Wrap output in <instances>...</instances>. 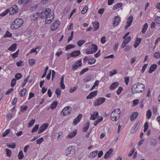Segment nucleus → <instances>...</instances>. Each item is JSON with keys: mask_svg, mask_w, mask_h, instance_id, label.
<instances>
[{"mask_svg": "<svg viewBox=\"0 0 160 160\" xmlns=\"http://www.w3.org/2000/svg\"><path fill=\"white\" fill-rule=\"evenodd\" d=\"M145 85L141 83L138 82L135 84L132 88V92L133 94L142 92L144 90Z\"/></svg>", "mask_w": 160, "mask_h": 160, "instance_id": "1", "label": "nucleus"}, {"mask_svg": "<svg viewBox=\"0 0 160 160\" xmlns=\"http://www.w3.org/2000/svg\"><path fill=\"white\" fill-rule=\"evenodd\" d=\"M121 111L119 108H117L113 111L111 115V119L112 121H117L119 118Z\"/></svg>", "mask_w": 160, "mask_h": 160, "instance_id": "2", "label": "nucleus"}, {"mask_svg": "<svg viewBox=\"0 0 160 160\" xmlns=\"http://www.w3.org/2000/svg\"><path fill=\"white\" fill-rule=\"evenodd\" d=\"M23 21L21 18H17L12 22L11 25L12 29H16L20 27L23 23Z\"/></svg>", "mask_w": 160, "mask_h": 160, "instance_id": "3", "label": "nucleus"}, {"mask_svg": "<svg viewBox=\"0 0 160 160\" xmlns=\"http://www.w3.org/2000/svg\"><path fill=\"white\" fill-rule=\"evenodd\" d=\"M75 152V150L72 147H69L66 150V153L67 156L70 157L74 154Z\"/></svg>", "mask_w": 160, "mask_h": 160, "instance_id": "4", "label": "nucleus"}, {"mask_svg": "<svg viewBox=\"0 0 160 160\" xmlns=\"http://www.w3.org/2000/svg\"><path fill=\"white\" fill-rule=\"evenodd\" d=\"M18 9L17 5H15L11 7L9 9V13L10 15H12L18 12Z\"/></svg>", "mask_w": 160, "mask_h": 160, "instance_id": "5", "label": "nucleus"}, {"mask_svg": "<svg viewBox=\"0 0 160 160\" xmlns=\"http://www.w3.org/2000/svg\"><path fill=\"white\" fill-rule=\"evenodd\" d=\"M82 66V58L78 60L72 66V68L73 70H75L78 68L79 67H81Z\"/></svg>", "mask_w": 160, "mask_h": 160, "instance_id": "6", "label": "nucleus"}, {"mask_svg": "<svg viewBox=\"0 0 160 160\" xmlns=\"http://www.w3.org/2000/svg\"><path fill=\"white\" fill-rule=\"evenodd\" d=\"M106 99L104 98H100L96 99L95 102V105L98 106L102 104L105 101Z\"/></svg>", "mask_w": 160, "mask_h": 160, "instance_id": "7", "label": "nucleus"}, {"mask_svg": "<svg viewBox=\"0 0 160 160\" xmlns=\"http://www.w3.org/2000/svg\"><path fill=\"white\" fill-rule=\"evenodd\" d=\"M71 107L69 106H67L64 108L62 111L64 116H67L70 113L71 111L69 109Z\"/></svg>", "mask_w": 160, "mask_h": 160, "instance_id": "8", "label": "nucleus"}, {"mask_svg": "<svg viewBox=\"0 0 160 160\" xmlns=\"http://www.w3.org/2000/svg\"><path fill=\"white\" fill-rule=\"evenodd\" d=\"M48 124L47 123L43 124L39 128L38 132V133L39 134L42 133L48 128Z\"/></svg>", "mask_w": 160, "mask_h": 160, "instance_id": "9", "label": "nucleus"}, {"mask_svg": "<svg viewBox=\"0 0 160 160\" xmlns=\"http://www.w3.org/2000/svg\"><path fill=\"white\" fill-rule=\"evenodd\" d=\"M45 11H46V13L48 14L46 15V19H48L49 18H50L51 17H53V15H54V13H52L51 12V10L50 8H47L45 9Z\"/></svg>", "mask_w": 160, "mask_h": 160, "instance_id": "10", "label": "nucleus"}, {"mask_svg": "<svg viewBox=\"0 0 160 160\" xmlns=\"http://www.w3.org/2000/svg\"><path fill=\"white\" fill-rule=\"evenodd\" d=\"M133 16L132 15H130L127 19V25L125 26V28L126 29H127L128 28L131 26L132 21H133Z\"/></svg>", "mask_w": 160, "mask_h": 160, "instance_id": "11", "label": "nucleus"}, {"mask_svg": "<svg viewBox=\"0 0 160 160\" xmlns=\"http://www.w3.org/2000/svg\"><path fill=\"white\" fill-rule=\"evenodd\" d=\"M98 93V90H96L91 92L87 97V99H91L95 97Z\"/></svg>", "mask_w": 160, "mask_h": 160, "instance_id": "12", "label": "nucleus"}, {"mask_svg": "<svg viewBox=\"0 0 160 160\" xmlns=\"http://www.w3.org/2000/svg\"><path fill=\"white\" fill-rule=\"evenodd\" d=\"M59 25V21L58 20H57L54 22L51 28L52 30L55 31L58 28Z\"/></svg>", "mask_w": 160, "mask_h": 160, "instance_id": "13", "label": "nucleus"}, {"mask_svg": "<svg viewBox=\"0 0 160 160\" xmlns=\"http://www.w3.org/2000/svg\"><path fill=\"white\" fill-rule=\"evenodd\" d=\"M40 15L39 12H37L34 13L31 16V19L32 21H34L39 17Z\"/></svg>", "mask_w": 160, "mask_h": 160, "instance_id": "14", "label": "nucleus"}, {"mask_svg": "<svg viewBox=\"0 0 160 160\" xmlns=\"http://www.w3.org/2000/svg\"><path fill=\"white\" fill-rule=\"evenodd\" d=\"M82 117V114H80L73 121V123L75 124H77L80 121Z\"/></svg>", "mask_w": 160, "mask_h": 160, "instance_id": "15", "label": "nucleus"}, {"mask_svg": "<svg viewBox=\"0 0 160 160\" xmlns=\"http://www.w3.org/2000/svg\"><path fill=\"white\" fill-rule=\"evenodd\" d=\"M157 67V66L155 64L152 65L149 68V69L148 71L149 73H152L155 70Z\"/></svg>", "mask_w": 160, "mask_h": 160, "instance_id": "16", "label": "nucleus"}, {"mask_svg": "<svg viewBox=\"0 0 160 160\" xmlns=\"http://www.w3.org/2000/svg\"><path fill=\"white\" fill-rule=\"evenodd\" d=\"M115 18V20L114 21L113 25H114V26H118L119 23L120 22L121 20L120 18L118 16H117Z\"/></svg>", "mask_w": 160, "mask_h": 160, "instance_id": "17", "label": "nucleus"}, {"mask_svg": "<svg viewBox=\"0 0 160 160\" xmlns=\"http://www.w3.org/2000/svg\"><path fill=\"white\" fill-rule=\"evenodd\" d=\"M119 85V84L118 82H114L110 86L109 89L110 90H114Z\"/></svg>", "mask_w": 160, "mask_h": 160, "instance_id": "18", "label": "nucleus"}, {"mask_svg": "<svg viewBox=\"0 0 160 160\" xmlns=\"http://www.w3.org/2000/svg\"><path fill=\"white\" fill-rule=\"evenodd\" d=\"M113 152V149L112 148L110 149L106 153L104 156L105 159H107L112 154V152Z\"/></svg>", "mask_w": 160, "mask_h": 160, "instance_id": "19", "label": "nucleus"}, {"mask_svg": "<svg viewBox=\"0 0 160 160\" xmlns=\"http://www.w3.org/2000/svg\"><path fill=\"white\" fill-rule=\"evenodd\" d=\"M80 53V52L79 50L71 52L70 55L71 57H74L79 55Z\"/></svg>", "mask_w": 160, "mask_h": 160, "instance_id": "20", "label": "nucleus"}, {"mask_svg": "<svg viewBox=\"0 0 160 160\" xmlns=\"http://www.w3.org/2000/svg\"><path fill=\"white\" fill-rule=\"evenodd\" d=\"M138 115V113L137 112H133L130 116V120L132 121L134 120L137 118Z\"/></svg>", "mask_w": 160, "mask_h": 160, "instance_id": "21", "label": "nucleus"}, {"mask_svg": "<svg viewBox=\"0 0 160 160\" xmlns=\"http://www.w3.org/2000/svg\"><path fill=\"white\" fill-rule=\"evenodd\" d=\"M48 14V13H46V11H45V9L42 11V12L39 15V16L40 18L43 19H46V15Z\"/></svg>", "mask_w": 160, "mask_h": 160, "instance_id": "22", "label": "nucleus"}, {"mask_svg": "<svg viewBox=\"0 0 160 160\" xmlns=\"http://www.w3.org/2000/svg\"><path fill=\"white\" fill-rule=\"evenodd\" d=\"M98 152V150H95L91 152L89 155V157L91 158H94L97 155Z\"/></svg>", "mask_w": 160, "mask_h": 160, "instance_id": "23", "label": "nucleus"}, {"mask_svg": "<svg viewBox=\"0 0 160 160\" xmlns=\"http://www.w3.org/2000/svg\"><path fill=\"white\" fill-rule=\"evenodd\" d=\"M17 44L15 43L10 46L8 48V50L10 51H15L16 49Z\"/></svg>", "mask_w": 160, "mask_h": 160, "instance_id": "24", "label": "nucleus"}, {"mask_svg": "<svg viewBox=\"0 0 160 160\" xmlns=\"http://www.w3.org/2000/svg\"><path fill=\"white\" fill-rule=\"evenodd\" d=\"M93 27H94V31H95L98 30L99 27V23L98 21H96L92 23Z\"/></svg>", "mask_w": 160, "mask_h": 160, "instance_id": "25", "label": "nucleus"}, {"mask_svg": "<svg viewBox=\"0 0 160 160\" xmlns=\"http://www.w3.org/2000/svg\"><path fill=\"white\" fill-rule=\"evenodd\" d=\"M98 112H95L93 113L92 115L91 118V119L95 120L98 116Z\"/></svg>", "mask_w": 160, "mask_h": 160, "instance_id": "26", "label": "nucleus"}, {"mask_svg": "<svg viewBox=\"0 0 160 160\" xmlns=\"http://www.w3.org/2000/svg\"><path fill=\"white\" fill-rule=\"evenodd\" d=\"M141 41V38H137L135 42L134 45V47L135 48H136L140 43Z\"/></svg>", "mask_w": 160, "mask_h": 160, "instance_id": "27", "label": "nucleus"}, {"mask_svg": "<svg viewBox=\"0 0 160 160\" xmlns=\"http://www.w3.org/2000/svg\"><path fill=\"white\" fill-rule=\"evenodd\" d=\"M148 27V23H146L144 24L143 26V27L142 30V32L143 34H145V32L147 31Z\"/></svg>", "mask_w": 160, "mask_h": 160, "instance_id": "28", "label": "nucleus"}, {"mask_svg": "<svg viewBox=\"0 0 160 160\" xmlns=\"http://www.w3.org/2000/svg\"><path fill=\"white\" fill-rule=\"evenodd\" d=\"M98 50V47L97 46L94 44H92V47L91 48V50L94 53L97 52Z\"/></svg>", "mask_w": 160, "mask_h": 160, "instance_id": "29", "label": "nucleus"}, {"mask_svg": "<svg viewBox=\"0 0 160 160\" xmlns=\"http://www.w3.org/2000/svg\"><path fill=\"white\" fill-rule=\"evenodd\" d=\"M138 124H136V125H134V126L132 128L131 130V132L132 133H134L136 130H137L138 128Z\"/></svg>", "mask_w": 160, "mask_h": 160, "instance_id": "30", "label": "nucleus"}, {"mask_svg": "<svg viewBox=\"0 0 160 160\" xmlns=\"http://www.w3.org/2000/svg\"><path fill=\"white\" fill-rule=\"evenodd\" d=\"M122 5L123 4L122 3H117L114 6L113 9L114 10L117 9L121 8L122 6Z\"/></svg>", "mask_w": 160, "mask_h": 160, "instance_id": "31", "label": "nucleus"}, {"mask_svg": "<svg viewBox=\"0 0 160 160\" xmlns=\"http://www.w3.org/2000/svg\"><path fill=\"white\" fill-rule=\"evenodd\" d=\"M58 102L57 101H54L51 104L50 108L52 109L55 108L57 106Z\"/></svg>", "mask_w": 160, "mask_h": 160, "instance_id": "32", "label": "nucleus"}, {"mask_svg": "<svg viewBox=\"0 0 160 160\" xmlns=\"http://www.w3.org/2000/svg\"><path fill=\"white\" fill-rule=\"evenodd\" d=\"M26 88H23L20 91L19 94L20 96L21 97H23L25 95V93L26 92Z\"/></svg>", "mask_w": 160, "mask_h": 160, "instance_id": "33", "label": "nucleus"}, {"mask_svg": "<svg viewBox=\"0 0 160 160\" xmlns=\"http://www.w3.org/2000/svg\"><path fill=\"white\" fill-rule=\"evenodd\" d=\"M61 90L60 88H57L56 89L55 93L57 95V97L58 98L61 95Z\"/></svg>", "mask_w": 160, "mask_h": 160, "instance_id": "34", "label": "nucleus"}, {"mask_svg": "<svg viewBox=\"0 0 160 160\" xmlns=\"http://www.w3.org/2000/svg\"><path fill=\"white\" fill-rule=\"evenodd\" d=\"M89 125H90V124H89V122H87L85 124V127H83V130L85 132H86L87 131V130L88 129V128L89 127Z\"/></svg>", "mask_w": 160, "mask_h": 160, "instance_id": "35", "label": "nucleus"}, {"mask_svg": "<svg viewBox=\"0 0 160 160\" xmlns=\"http://www.w3.org/2000/svg\"><path fill=\"white\" fill-rule=\"evenodd\" d=\"M24 155L22 151H20L18 155V157L19 159H22Z\"/></svg>", "mask_w": 160, "mask_h": 160, "instance_id": "36", "label": "nucleus"}, {"mask_svg": "<svg viewBox=\"0 0 160 160\" xmlns=\"http://www.w3.org/2000/svg\"><path fill=\"white\" fill-rule=\"evenodd\" d=\"M152 115V112L150 109H148L147 111L146 116L148 119H150Z\"/></svg>", "mask_w": 160, "mask_h": 160, "instance_id": "37", "label": "nucleus"}, {"mask_svg": "<svg viewBox=\"0 0 160 160\" xmlns=\"http://www.w3.org/2000/svg\"><path fill=\"white\" fill-rule=\"evenodd\" d=\"M39 125H36L31 130L32 133L36 132L39 128Z\"/></svg>", "mask_w": 160, "mask_h": 160, "instance_id": "38", "label": "nucleus"}, {"mask_svg": "<svg viewBox=\"0 0 160 160\" xmlns=\"http://www.w3.org/2000/svg\"><path fill=\"white\" fill-rule=\"evenodd\" d=\"M96 59L94 58H90L88 60V63L89 64H92L95 63Z\"/></svg>", "mask_w": 160, "mask_h": 160, "instance_id": "39", "label": "nucleus"}, {"mask_svg": "<svg viewBox=\"0 0 160 160\" xmlns=\"http://www.w3.org/2000/svg\"><path fill=\"white\" fill-rule=\"evenodd\" d=\"M74 47H75V46L74 45L72 44H69L66 47L65 50H68Z\"/></svg>", "mask_w": 160, "mask_h": 160, "instance_id": "40", "label": "nucleus"}, {"mask_svg": "<svg viewBox=\"0 0 160 160\" xmlns=\"http://www.w3.org/2000/svg\"><path fill=\"white\" fill-rule=\"evenodd\" d=\"M76 132L75 131H73L72 132L68 134V137L69 138H72L74 137L76 134Z\"/></svg>", "mask_w": 160, "mask_h": 160, "instance_id": "41", "label": "nucleus"}, {"mask_svg": "<svg viewBox=\"0 0 160 160\" xmlns=\"http://www.w3.org/2000/svg\"><path fill=\"white\" fill-rule=\"evenodd\" d=\"M28 62L30 65L32 66L35 63V60L33 58H31L29 59Z\"/></svg>", "mask_w": 160, "mask_h": 160, "instance_id": "42", "label": "nucleus"}, {"mask_svg": "<svg viewBox=\"0 0 160 160\" xmlns=\"http://www.w3.org/2000/svg\"><path fill=\"white\" fill-rule=\"evenodd\" d=\"M22 77V74L19 73H18L15 75V78L16 80H19Z\"/></svg>", "mask_w": 160, "mask_h": 160, "instance_id": "43", "label": "nucleus"}, {"mask_svg": "<svg viewBox=\"0 0 160 160\" xmlns=\"http://www.w3.org/2000/svg\"><path fill=\"white\" fill-rule=\"evenodd\" d=\"M99 81L98 80H96L94 84L92 86V88L90 89V91L92 90L95 87L98 85Z\"/></svg>", "mask_w": 160, "mask_h": 160, "instance_id": "44", "label": "nucleus"}, {"mask_svg": "<svg viewBox=\"0 0 160 160\" xmlns=\"http://www.w3.org/2000/svg\"><path fill=\"white\" fill-rule=\"evenodd\" d=\"M6 154L8 157H10L11 155V151L9 149L7 148L6 149Z\"/></svg>", "mask_w": 160, "mask_h": 160, "instance_id": "45", "label": "nucleus"}, {"mask_svg": "<svg viewBox=\"0 0 160 160\" xmlns=\"http://www.w3.org/2000/svg\"><path fill=\"white\" fill-rule=\"evenodd\" d=\"M16 78H13L11 81V86L12 87H13L15 85V84H16Z\"/></svg>", "mask_w": 160, "mask_h": 160, "instance_id": "46", "label": "nucleus"}, {"mask_svg": "<svg viewBox=\"0 0 160 160\" xmlns=\"http://www.w3.org/2000/svg\"><path fill=\"white\" fill-rule=\"evenodd\" d=\"M88 8L87 6L86 5L83 8L81 11V13L82 14L85 13L88 11Z\"/></svg>", "mask_w": 160, "mask_h": 160, "instance_id": "47", "label": "nucleus"}, {"mask_svg": "<svg viewBox=\"0 0 160 160\" xmlns=\"http://www.w3.org/2000/svg\"><path fill=\"white\" fill-rule=\"evenodd\" d=\"M85 42L84 40H80L78 42L77 44L79 46H81Z\"/></svg>", "mask_w": 160, "mask_h": 160, "instance_id": "48", "label": "nucleus"}, {"mask_svg": "<svg viewBox=\"0 0 160 160\" xmlns=\"http://www.w3.org/2000/svg\"><path fill=\"white\" fill-rule=\"evenodd\" d=\"M12 36V33H10L8 31H6V34L4 35V38L10 37Z\"/></svg>", "mask_w": 160, "mask_h": 160, "instance_id": "49", "label": "nucleus"}, {"mask_svg": "<svg viewBox=\"0 0 160 160\" xmlns=\"http://www.w3.org/2000/svg\"><path fill=\"white\" fill-rule=\"evenodd\" d=\"M103 119V118L102 117H101L99 119H98L94 122V126H96L97 124L102 120Z\"/></svg>", "mask_w": 160, "mask_h": 160, "instance_id": "50", "label": "nucleus"}, {"mask_svg": "<svg viewBox=\"0 0 160 160\" xmlns=\"http://www.w3.org/2000/svg\"><path fill=\"white\" fill-rule=\"evenodd\" d=\"M44 139L42 137L39 139L37 140L36 141V144H40L43 141Z\"/></svg>", "mask_w": 160, "mask_h": 160, "instance_id": "51", "label": "nucleus"}, {"mask_svg": "<svg viewBox=\"0 0 160 160\" xmlns=\"http://www.w3.org/2000/svg\"><path fill=\"white\" fill-rule=\"evenodd\" d=\"M19 50H18L15 53L12 55V58H15L18 57V55L19 54Z\"/></svg>", "mask_w": 160, "mask_h": 160, "instance_id": "52", "label": "nucleus"}, {"mask_svg": "<svg viewBox=\"0 0 160 160\" xmlns=\"http://www.w3.org/2000/svg\"><path fill=\"white\" fill-rule=\"evenodd\" d=\"M9 12V9H7L4 12L0 14V15L1 16H6Z\"/></svg>", "mask_w": 160, "mask_h": 160, "instance_id": "53", "label": "nucleus"}, {"mask_svg": "<svg viewBox=\"0 0 160 160\" xmlns=\"http://www.w3.org/2000/svg\"><path fill=\"white\" fill-rule=\"evenodd\" d=\"M148 123L147 122H145L144 125V132H146L148 130Z\"/></svg>", "mask_w": 160, "mask_h": 160, "instance_id": "54", "label": "nucleus"}, {"mask_svg": "<svg viewBox=\"0 0 160 160\" xmlns=\"http://www.w3.org/2000/svg\"><path fill=\"white\" fill-rule=\"evenodd\" d=\"M148 123L147 122H145L144 125V132H146L148 130Z\"/></svg>", "mask_w": 160, "mask_h": 160, "instance_id": "55", "label": "nucleus"}, {"mask_svg": "<svg viewBox=\"0 0 160 160\" xmlns=\"http://www.w3.org/2000/svg\"><path fill=\"white\" fill-rule=\"evenodd\" d=\"M10 132V129H8L5 130V131L3 133V134H2V136L3 137H5Z\"/></svg>", "mask_w": 160, "mask_h": 160, "instance_id": "56", "label": "nucleus"}, {"mask_svg": "<svg viewBox=\"0 0 160 160\" xmlns=\"http://www.w3.org/2000/svg\"><path fill=\"white\" fill-rule=\"evenodd\" d=\"M35 122V120L34 119L28 123V127H32L33 124Z\"/></svg>", "mask_w": 160, "mask_h": 160, "instance_id": "57", "label": "nucleus"}, {"mask_svg": "<svg viewBox=\"0 0 160 160\" xmlns=\"http://www.w3.org/2000/svg\"><path fill=\"white\" fill-rule=\"evenodd\" d=\"M74 31H72L71 33V35L68 38V42H69L70 41H71L73 38V34L74 33Z\"/></svg>", "mask_w": 160, "mask_h": 160, "instance_id": "58", "label": "nucleus"}, {"mask_svg": "<svg viewBox=\"0 0 160 160\" xmlns=\"http://www.w3.org/2000/svg\"><path fill=\"white\" fill-rule=\"evenodd\" d=\"M7 146L8 147L10 148H12L14 149V148L16 146V144L15 143H14L13 145H12L11 144H7Z\"/></svg>", "mask_w": 160, "mask_h": 160, "instance_id": "59", "label": "nucleus"}, {"mask_svg": "<svg viewBox=\"0 0 160 160\" xmlns=\"http://www.w3.org/2000/svg\"><path fill=\"white\" fill-rule=\"evenodd\" d=\"M131 39V37L129 36L127 38H126L124 40V41L126 42V44H128L129 42L130 41Z\"/></svg>", "mask_w": 160, "mask_h": 160, "instance_id": "60", "label": "nucleus"}, {"mask_svg": "<svg viewBox=\"0 0 160 160\" xmlns=\"http://www.w3.org/2000/svg\"><path fill=\"white\" fill-rule=\"evenodd\" d=\"M153 56L157 58H159L160 57V52H156L153 54Z\"/></svg>", "mask_w": 160, "mask_h": 160, "instance_id": "61", "label": "nucleus"}, {"mask_svg": "<svg viewBox=\"0 0 160 160\" xmlns=\"http://www.w3.org/2000/svg\"><path fill=\"white\" fill-rule=\"evenodd\" d=\"M88 70V68H86L83 69L80 73V75H82L85 72H87Z\"/></svg>", "mask_w": 160, "mask_h": 160, "instance_id": "62", "label": "nucleus"}, {"mask_svg": "<svg viewBox=\"0 0 160 160\" xmlns=\"http://www.w3.org/2000/svg\"><path fill=\"white\" fill-rule=\"evenodd\" d=\"M155 21L158 24H160V17L158 16L155 18Z\"/></svg>", "mask_w": 160, "mask_h": 160, "instance_id": "63", "label": "nucleus"}, {"mask_svg": "<svg viewBox=\"0 0 160 160\" xmlns=\"http://www.w3.org/2000/svg\"><path fill=\"white\" fill-rule=\"evenodd\" d=\"M123 89V88L121 87H119L117 91V93L118 95H119Z\"/></svg>", "mask_w": 160, "mask_h": 160, "instance_id": "64", "label": "nucleus"}]
</instances>
